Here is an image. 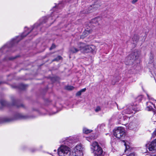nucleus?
Returning <instances> with one entry per match:
<instances>
[{
    "mask_svg": "<svg viewBox=\"0 0 156 156\" xmlns=\"http://www.w3.org/2000/svg\"><path fill=\"white\" fill-rule=\"evenodd\" d=\"M63 6V4L62 2H59L58 4H55V5L54 6L52 9L53 12L52 13L51 16L49 17L48 19V22L50 21L51 20H55V18L57 17L58 16L56 13L59 11Z\"/></svg>",
    "mask_w": 156,
    "mask_h": 156,
    "instance_id": "f257e3e1",
    "label": "nucleus"
},
{
    "mask_svg": "<svg viewBox=\"0 0 156 156\" xmlns=\"http://www.w3.org/2000/svg\"><path fill=\"white\" fill-rule=\"evenodd\" d=\"M91 149L93 150L94 156H102L103 151L96 142H93Z\"/></svg>",
    "mask_w": 156,
    "mask_h": 156,
    "instance_id": "f03ea898",
    "label": "nucleus"
},
{
    "mask_svg": "<svg viewBox=\"0 0 156 156\" xmlns=\"http://www.w3.org/2000/svg\"><path fill=\"white\" fill-rule=\"evenodd\" d=\"M70 149L66 145H62L58 149L59 156H68L70 154Z\"/></svg>",
    "mask_w": 156,
    "mask_h": 156,
    "instance_id": "7ed1b4c3",
    "label": "nucleus"
},
{
    "mask_svg": "<svg viewBox=\"0 0 156 156\" xmlns=\"http://www.w3.org/2000/svg\"><path fill=\"white\" fill-rule=\"evenodd\" d=\"M84 46V43L78 42L70 48L69 52L71 54L77 53L79 51H81L82 52V49L83 48Z\"/></svg>",
    "mask_w": 156,
    "mask_h": 156,
    "instance_id": "20e7f679",
    "label": "nucleus"
},
{
    "mask_svg": "<svg viewBox=\"0 0 156 156\" xmlns=\"http://www.w3.org/2000/svg\"><path fill=\"white\" fill-rule=\"evenodd\" d=\"M83 147L81 144H77L74 148L73 151L71 155L72 156H82Z\"/></svg>",
    "mask_w": 156,
    "mask_h": 156,
    "instance_id": "39448f33",
    "label": "nucleus"
},
{
    "mask_svg": "<svg viewBox=\"0 0 156 156\" xmlns=\"http://www.w3.org/2000/svg\"><path fill=\"white\" fill-rule=\"evenodd\" d=\"M147 97L149 100V101L146 103L147 107L146 110L148 111L152 110L153 108L155 107V104H156V100L151 97L149 95L147 94Z\"/></svg>",
    "mask_w": 156,
    "mask_h": 156,
    "instance_id": "423d86ee",
    "label": "nucleus"
},
{
    "mask_svg": "<svg viewBox=\"0 0 156 156\" xmlns=\"http://www.w3.org/2000/svg\"><path fill=\"white\" fill-rule=\"evenodd\" d=\"M125 133L124 129L122 127H119L115 128L113 131V135L116 137L120 138L123 137Z\"/></svg>",
    "mask_w": 156,
    "mask_h": 156,
    "instance_id": "0eeeda50",
    "label": "nucleus"
},
{
    "mask_svg": "<svg viewBox=\"0 0 156 156\" xmlns=\"http://www.w3.org/2000/svg\"><path fill=\"white\" fill-rule=\"evenodd\" d=\"M34 27L36 26V24L34 25ZM32 28L31 30L27 27H25V31L21 35V36H18L16 39H13L12 40V43H17L19 41L22 39L21 37L23 38L26 36L32 30H33L34 28Z\"/></svg>",
    "mask_w": 156,
    "mask_h": 156,
    "instance_id": "6e6552de",
    "label": "nucleus"
},
{
    "mask_svg": "<svg viewBox=\"0 0 156 156\" xmlns=\"http://www.w3.org/2000/svg\"><path fill=\"white\" fill-rule=\"evenodd\" d=\"M146 147L150 151H156V139L146 144Z\"/></svg>",
    "mask_w": 156,
    "mask_h": 156,
    "instance_id": "1a4fd4ad",
    "label": "nucleus"
},
{
    "mask_svg": "<svg viewBox=\"0 0 156 156\" xmlns=\"http://www.w3.org/2000/svg\"><path fill=\"white\" fill-rule=\"evenodd\" d=\"M82 49V52L84 53H89L93 52L95 50V47L93 45H86L84 44V46Z\"/></svg>",
    "mask_w": 156,
    "mask_h": 156,
    "instance_id": "9d476101",
    "label": "nucleus"
},
{
    "mask_svg": "<svg viewBox=\"0 0 156 156\" xmlns=\"http://www.w3.org/2000/svg\"><path fill=\"white\" fill-rule=\"evenodd\" d=\"M139 111V110L138 109L132 106L129 108L127 109L126 110H124L123 112L126 114H130L132 113L135 114L136 112Z\"/></svg>",
    "mask_w": 156,
    "mask_h": 156,
    "instance_id": "9b49d317",
    "label": "nucleus"
},
{
    "mask_svg": "<svg viewBox=\"0 0 156 156\" xmlns=\"http://www.w3.org/2000/svg\"><path fill=\"white\" fill-rule=\"evenodd\" d=\"M61 143H64L65 144L70 146V144L73 142V138L72 137H69L63 139L60 141Z\"/></svg>",
    "mask_w": 156,
    "mask_h": 156,
    "instance_id": "f8f14e48",
    "label": "nucleus"
},
{
    "mask_svg": "<svg viewBox=\"0 0 156 156\" xmlns=\"http://www.w3.org/2000/svg\"><path fill=\"white\" fill-rule=\"evenodd\" d=\"M128 128L130 130L136 131L138 128V125L135 122H130L128 125Z\"/></svg>",
    "mask_w": 156,
    "mask_h": 156,
    "instance_id": "ddd939ff",
    "label": "nucleus"
},
{
    "mask_svg": "<svg viewBox=\"0 0 156 156\" xmlns=\"http://www.w3.org/2000/svg\"><path fill=\"white\" fill-rule=\"evenodd\" d=\"M129 118L126 115L123 116L122 117H121L119 120L120 123H124V125H125L126 123L129 121Z\"/></svg>",
    "mask_w": 156,
    "mask_h": 156,
    "instance_id": "4468645a",
    "label": "nucleus"
},
{
    "mask_svg": "<svg viewBox=\"0 0 156 156\" xmlns=\"http://www.w3.org/2000/svg\"><path fill=\"white\" fill-rule=\"evenodd\" d=\"M92 30H86L83 33L82 35L80 37L81 38H84L85 37L87 36L89 33H91Z\"/></svg>",
    "mask_w": 156,
    "mask_h": 156,
    "instance_id": "2eb2a0df",
    "label": "nucleus"
},
{
    "mask_svg": "<svg viewBox=\"0 0 156 156\" xmlns=\"http://www.w3.org/2000/svg\"><path fill=\"white\" fill-rule=\"evenodd\" d=\"M100 5L99 3L98 2H96L94 5H91L89 9H92V8H93V10H96L97 8L100 7Z\"/></svg>",
    "mask_w": 156,
    "mask_h": 156,
    "instance_id": "dca6fc26",
    "label": "nucleus"
},
{
    "mask_svg": "<svg viewBox=\"0 0 156 156\" xmlns=\"http://www.w3.org/2000/svg\"><path fill=\"white\" fill-rule=\"evenodd\" d=\"M28 118V117L23 114L19 113L16 115V119H26Z\"/></svg>",
    "mask_w": 156,
    "mask_h": 156,
    "instance_id": "f3484780",
    "label": "nucleus"
},
{
    "mask_svg": "<svg viewBox=\"0 0 156 156\" xmlns=\"http://www.w3.org/2000/svg\"><path fill=\"white\" fill-rule=\"evenodd\" d=\"M137 55L136 53L134 52V53H132L128 57V58H130V60L133 62V60H134L137 58Z\"/></svg>",
    "mask_w": 156,
    "mask_h": 156,
    "instance_id": "a211bd4d",
    "label": "nucleus"
},
{
    "mask_svg": "<svg viewBox=\"0 0 156 156\" xmlns=\"http://www.w3.org/2000/svg\"><path fill=\"white\" fill-rule=\"evenodd\" d=\"M8 45H5L0 49V56L1 55L2 53L6 51L8 49Z\"/></svg>",
    "mask_w": 156,
    "mask_h": 156,
    "instance_id": "6ab92c4d",
    "label": "nucleus"
},
{
    "mask_svg": "<svg viewBox=\"0 0 156 156\" xmlns=\"http://www.w3.org/2000/svg\"><path fill=\"white\" fill-rule=\"evenodd\" d=\"M86 90V88H84L83 89H82L78 91L76 93V96H79L80 95L82 92H84Z\"/></svg>",
    "mask_w": 156,
    "mask_h": 156,
    "instance_id": "aec40b11",
    "label": "nucleus"
},
{
    "mask_svg": "<svg viewBox=\"0 0 156 156\" xmlns=\"http://www.w3.org/2000/svg\"><path fill=\"white\" fill-rule=\"evenodd\" d=\"M139 39V37L138 35H134L132 38V39L134 41H137Z\"/></svg>",
    "mask_w": 156,
    "mask_h": 156,
    "instance_id": "412c9836",
    "label": "nucleus"
},
{
    "mask_svg": "<svg viewBox=\"0 0 156 156\" xmlns=\"http://www.w3.org/2000/svg\"><path fill=\"white\" fill-rule=\"evenodd\" d=\"M92 130L88 129L87 128H84L83 129V133L86 134L88 133L92 132Z\"/></svg>",
    "mask_w": 156,
    "mask_h": 156,
    "instance_id": "4be33fe9",
    "label": "nucleus"
},
{
    "mask_svg": "<svg viewBox=\"0 0 156 156\" xmlns=\"http://www.w3.org/2000/svg\"><path fill=\"white\" fill-rule=\"evenodd\" d=\"M98 18H95L92 20V23L93 24H98Z\"/></svg>",
    "mask_w": 156,
    "mask_h": 156,
    "instance_id": "5701e85b",
    "label": "nucleus"
},
{
    "mask_svg": "<svg viewBox=\"0 0 156 156\" xmlns=\"http://www.w3.org/2000/svg\"><path fill=\"white\" fill-rule=\"evenodd\" d=\"M143 97L142 95L138 96L136 98V101L138 102L141 101L143 99Z\"/></svg>",
    "mask_w": 156,
    "mask_h": 156,
    "instance_id": "b1692460",
    "label": "nucleus"
},
{
    "mask_svg": "<svg viewBox=\"0 0 156 156\" xmlns=\"http://www.w3.org/2000/svg\"><path fill=\"white\" fill-rule=\"evenodd\" d=\"M66 89H67L68 90H73L74 89V87L73 86H68L66 87Z\"/></svg>",
    "mask_w": 156,
    "mask_h": 156,
    "instance_id": "393cba45",
    "label": "nucleus"
},
{
    "mask_svg": "<svg viewBox=\"0 0 156 156\" xmlns=\"http://www.w3.org/2000/svg\"><path fill=\"white\" fill-rule=\"evenodd\" d=\"M12 119L9 118H4V121L6 122H9L11 121Z\"/></svg>",
    "mask_w": 156,
    "mask_h": 156,
    "instance_id": "a878e982",
    "label": "nucleus"
},
{
    "mask_svg": "<svg viewBox=\"0 0 156 156\" xmlns=\"http://www.w3.org/2000/svg\"><path fill=\"white\" fill-rule=\"evenodd\" d=\"M101 110V108L100 106H97L96 108L95 109V111L96 112H98Z\"/></svg>",
    "mask_w": 156,
    "mask_h": 156,
    "instance_id": "bb28decb",
    "label": "nucleus"
},
{
    "mask_svg": "<svg viewBox=\"0 0 156 156\" xmlns=\"http://www.w3.org/2000/svg\"><path fill=\"white\" fill-rule=\"evenodd\" d=\"M37 151V149L34 148H32L30 149V151L31 153H34Z\"/></svg>",
    "mask_w": 156,
    "mask_h": 156,
    "instance_id": "cd10ccee",
    "label": "nucleus"
},
{
    "mask_svg": "<svg viewBox=\"0 0 156 156\" xmlns=\"http://www.w3.org/2000/svg\"><path fill=\"white\" fill-rule=\"evenodd\" d=\"M152 120L153 122H156V114L153 116L152 118Z\"/></svg>",
    "mask_w": 156,
    "mask_h": 156,
    "instance_id": "c85d7f7f",
    "label": "nucleus"
},
{
    "mask_svg": "<svg viewBox=\"0 0 156 156\" xmlns=\"http://www.w3.org/2000/svg\"><path fill=\"white\" fill-rule=\"evenodd\" d=\"M62 58V57L61 56H58L56 58L54 59L53 61H58L59 60L61 59Z\"/></svg>",
    "mask_w": 156,
    "mask_h": 156,
    "instance_id": "c756f323",
    "label": "nucleus"
},
{
    "mask_svg": "<svg viewBox=\"0 0 156 156\" xmlns=\"http://www.w3.org/2000/svg\"><path fill=\"white\" fill-rule=\"evenodd\" d=\"M156 135V128L152 134V137L154 138Z\"/></svg>",
    "mask_w": 156,
    "mask_h": 156,
    "instance_id": "7c9ffc66",
    "label": "nucleus"
},
{
    "mask_svg": "<svg viewBox=\"0 0 156 156\" xmlns=\"http://www.w3.org/2000/svg\"><path fill=\"white\" fill-rule=\"evenodd\" d=\"M6 102L4 100H2L1 101V103L2 105H5L6 104Z\"/></svg>",
    "mask_w": 156,
    "mask_h": 156,
    "instance_id": "2f4dec72",
    "label": "nucleus"
},
{
    "mask_svg": "<svg viewBox=\"0 0 156 156\" xmlns=\"http://www.w3.org/2000/svg\"><path fill=\"white\" fill-rule=\"evenodd\" d=\"M128 156H137L134 153H132L130 154Z\"/></svg>",
    "mask_w": 156,
    "mask_h": 156,
    "instance_id": "473e14b6",
    "label": "nucleus"
},
{
    "mask_svg": "<svg viewBox=\"0 0 156 156\" xmlns=\"http://www.w3.org/2000/svg\"><path fill=\"white\" fill-rule=\"evenodd\" d=\"M138 0H132V2L133 4H135L138 1Z\"/></svg>",
    "mask_w": 156,
    "mask_h": 156,
    "instance_id": "72a5a7b5",
    "label": "nucleus"
},
{
    "mask_svg": "<svg viewBox=\"0 0 156 156\" xmlns=\"http://www.w3.org/2000/svg\"><path fill=\"white\" fill-rule=\"evenodd\" d=\"M55 47V45L54 44H53L51 46V47L50 48V50H51L52 49L54 48Z\"/></svg>",
    "mask_w": 156,
    "mask_h": 156,
    "instance_id": "f704fd0d",
    "label": "nucleus"
},
{
    "mask_svg": "<svg viewBox=\"0 0 156 156\" xmlns=\"http://www.w3.org/2000/svg\"><path fill=\"white\" fill-rule=\"evenodd\" d=\"M124 145H125V147H126V150H128V148H127V147L126 146V144L125 143L124 144Z\"/></svg>",
    "mask_w": 156,
    "mask_h": 156,
    "instance_id": "c9c22d12",
    "label": "nucleus"
},
{
    "mask_svg": "<svg viewBox=\"0 0 156 156\" xmlns=\"http://www.w3.org/2000/svg\"><path fill=\"white\" fill-rule=\"evenodd\" d=\"M149 156H156V155H150Z\"/></svg>",
    "mask_w": 156,
    "mask_h": 156,
    "instance_id": "e433bc0d",
    "label": "nucleus"
},
{
    "mask_svg": "<svg viewBox=\"0 0 156 156\" xmlns=\"http://www.w3.org/2000/svg\"><path fill=\"white\" fill-rule=\"evenodd\" d=\"M45 21H42V23H45Z\"/></svg>",
    "mask_w": 156,
    "mask_h": 156,
    "instance_id": "4c0bfd02",
    "label": "nucleus"
},
{
    "mask_svg": "<svg viewBox=\"0 0 156 156\" xmlns=\"http://www.w3.org/2000/svg\"><path fill=\"white\" fill-rule=\"evenodd\" d=\"M99 127H100V126H98V128H99Z\"/></svg>",
    "mask_w": 156,
    "mask_h": 156,
    "instance_id": "58836bf2",
    "label": "nucleus"
},
{
    "mask_svg": "<svg viewBox=\"0 0 156 156\" xmlns=\"http://www.w3.org/2000/svg\"><path fill=\"white\" fill-rule=\"evenodd\" d=\"M54 151H56V150H55Z\"/></svg>",
    "mask_w": 156,
    "mask_h": 156,
    "instance_id": "ea45409f",
    "label": "nucleus"
},
{
    "mask_svg": "<svg viewBox=\"0 0 156 156\" xmlns=\"http://www.w3.org/2000/svg\"><path fill=\"white\" fill-rule=\"evenodd\" d=\"M35 24H38V23H36Z\"/></svg>",
    "mask_w": 156,
    "mask_h": 156,
    "instance_id": "a19ab883",
    "label": "nucleus"
}]
</instances>
